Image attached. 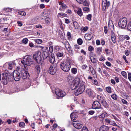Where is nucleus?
<instances>
[{
	"mask_svg": "<svg viewBox=\"0 0 131 131\" xmlns=\"http://www.w3.org/2000/svg\"><path fill=\"white\" fill-rule=\"evenodd\" d=\"M32 58V57L30 55L25 56L23 58V60L21 61V62L23 65L30 66L34 62Z\"/></svg>",
	"mask_w": 131,
	"mask_h": 131,
	"instance_id": "nucleus-1",
	"label": "nucleus"
},
{
	"mask_svg": "<svg viewBox=\"0 0 131 131\" xmlns=\"http://www.w3.org/2000/svg\"><path fill=\"white\" fill-rule=\"evenodd\" d=\"M60 66L61 68L64 71L68 72L70 69L71 66L69 62L64 61L61 62L60 64Z\"/></svg>",
	"mask_w": 131,
	"mask_h": 131,
	"instance_id": "nucleus-2",
	"label": "nucleus"
},
{
	"mask_svg": "<svg viewBox=\"0 0 131 131\" xmlns=\"http://www.w3.org/2000/svg\"><path fill=\"white\" fill-rule=\"evenodd\" d=\"M33 58L37 62L40 63L42 59L41 54L40 52L37 51L33 55Z\"/></svg>",
	"mask_w": 131,
	"mask_h": 131,
	"instance_id": "nucleus-3",
	"label": "nucleus"
},
{
	"mask_svg": "<svg viewBox=\"0 0 131 131\" xmlns=\"http://www.w3.org/2000/svg\"><path fill=\"white\" fill-rule=\"evenodd\" d=\"M127 22V19L126 18L122 17L119 19L118 23V26L122 28H124L126 27Z\"/></svg>",
	"mask_w": 131,
	"mask_h": 131,
	"instance_id": "nucleus-4",
	"label": "nucleus"
},
{
	"mask_svg": "<svg viewBox=\"0 0 131 131\" xmlns=\"http://www.w3.org/2000/svg\"><path fill=\"white\" fill-rule=\"evenodd\" d=\"M80 79L78 78H75L73 81L71 85V88L72 90L75 89L77 87L80 83Z\"/></svg>",
	"mask_w": 131,
	"mask_h": 131,
	"instance_id": "nucleus-5",
	"label": "nucleus"
},
{
	"mask_svg": "<svg viewBox=\"0 0 131 131\" xmlns=\"http://www.w3.org/2000/svg\"><path fill=\"white\" fill-rule=\"evenodd\" d=\"M85 89V85L84 84H80L79 88L75 92L76 94L78 95L82 93L84 91Z\"/></svg>",
	"mask_w": 131,
	"mask_h": 131,
	"instance_id": "nucleus-6",
	"label": "nucleus"
},
{
	"mask_svg": "<svg viewBox=\"0 0 131 131\" xmlns=\"http://www.w3.org/2000/svg\"><path fill=\"white\" fill-rule=\"evenodd\" d=\"M13 77L16 81H19L20 79V75L19 72L16 70H15L13 73Z\"/></svg>",
	"mask_w": 131,
	"mask_h": 131,
	"instance_id": "nucleus-7",
	"label": "nucleus"
},
{
	"mask_svg": "<svg viewBox=\"0 0 131 131\" xmlns=\"http://www.w3.org/2000/svg\"><path fill=\"white\" fill-rule=\"evenodd\" d=\"M55 93L58 96L63 97L66 95V92L59 89H57L56 90Z\"/></svg>",
	"mask_w": 131,
	"mask_h": 131,
	"instance_id": "nucleus-8",
	"label": "nucleus"
},
{
	"mask_svg": "<svg viewBox=\"0 0 131 131\" xmlns=\"http://www.w3.org/2000/svg\"><path fill=\"white\" fill-rule=\"evenodd\" d=\"M110 5V3L109 1H108L107 0H103L102 3L103 10L104 11Z\"/></svg>",
	"mask_w": 131,
	"mask_h": 131,
	"instance_id": "nucleus-9",
	"label": "nucleus"
},
{
	"mask_svg": "<svg viewBox=\"0 0 131 131\" xmlns=\"http://www.w3.org/2000/svg\"><path fill=\"white\" fill-rule=\"evenodd\" d=\"M101 105L98 101H94L93 103L92 108L93 109H97L100 108Z\"/></svg>",
	"mask_w": 131,
	"mask_h": 131,
	"instance_id": "nucleus-10",
	"label": "nucleus"
},
{
	"mask_svg": "<svg viewBox=\"0 0 131 131\" xmlns=\"http://www.w3.org/2000/svg\"><path fill=\"white\" fill-rule=\"evenodd\" d=\"M56 66L52 65L49 68V70H48V72L51 74L54 75L56 73L57 68Z\"/></svg>",
	"mask_w": 131,
	"mask_h": 131,
	"instance_id": "nucleus-11",
	"label": "nucleus"
},
{
	"mask_svg": "<svg viewBox=\"0 0 131 131\" xmlns=\"http://www.w3.org/2000/svg\"><path fill=\"white\" fill-rule=\"evenodd\" d=\"M73 126L77 129H80L81 128L82 125L80 123L79 121H74L73 122Z\"/></svg>",
	"mask_w": 131,
	"mask_h": 131,
	"instance_id": "nucleus-12",
	"label": "nucleus"
},
{
	"mask_svg": "<svg viewBox=\"0 0 131 131\" xmlns=\"http://www.w3.org/2000/svg\"><path fill=\"white\" fill-rule=\"evenodd\" d=\"M89 68L90 72L93 75V77L95 78H96L97 76L96 72L94 69L90 65L89 66Z\"/></svg>",
	"mask_w": 131,
	"mask_h": 131,
	"instance_id": "nucleus-13",
	"label": "nucleus"
},
{
	"mask_svg": "<svg viewBox=\"0 0 131 131\" xmlns=\"http://www.w3.org/2000/svg\"><path fill=\"white\" fill-rule=\"evenodd\" d=\"M45 48H46L47 50V51H44L43 52L42 56L43 58L44 59H46L47 57L50 55V54L49 51H48V49L47 47H45Z\"/></svg>",
	"mask_w": 131,
	"mask_h": 131,
	"instance_id": "nucleus-14",
	"label": "nucleus"
},
{
	"mask_svg": "<svg viewBox=\"0 0 131 131\" xmlns=\"http://www.w3.org/2000/svg\"><path fill=\"white\" fill-rule=\"evenodd\" d=\"M27 74H29L28 72L25 70H23L21 71V77L23 79H26L27 78Z\"/></svg>",
	"mask_w": 131,
	"mask_h": 131,
	"instance_id": "nucleus-15",
	"label": "nucleus"
},
{
	"mask_svg": "<svg viewBox=\"0 0 131 131\" xmlns=\"http://www.w3.org/2000/svg\"><path fill=\"white\" fill-rule=\"evenodd\" d=\"M13 63L12 62H10L6 63L3 66V67H6L7 66L8 69L11 70L13 67Z\"/></svg>",
	"mask_w": 131,
	"mask_h": 131,
	"instance_id": "nucleus-16",
	"label": "nucleus"
},
{
	"mask_svg": "<svg viewBox=\"0 0 131 131\" xmlns=\"http://www.w3.org/2000/svg\"><path fill=\"white\" fill-rule=\"evenodd\" d=\"M65 46L67 50L70 52L71 51V47L69 43L67 41L65 42Z\"/></svg>",
	"mask_w": 131,
	"mask_h": 131,
	"instance_id": "nucleus-17",
	"label": "nucleus"
},
{
	"mask_svg": "<svg viewBox=\"0 0 131 131\" xmlns=\"http://www.w3.org/2000/svg\"><path fill=\"white\" fill-rule=\"evenodd\" d=\"M49 60L51 63H53L55 61V57L53 54H51L49 56Z\"/></svg>",
	"mask_w": 131,
	"mask_h": 131,
	"instance_id": "nucleus-18",
	"label": "nucleus"
},
{
	"mask_svg": "<svg viewBox=\"0 0 131 131\" xmlns=\"http://www.w3.org/2000/svg\"><path fill=\"white\" fill-rule=\"evenodd\" d=\"M91 61L92 63H94L96 62L97 58L95 54L91 56L90 57Z\"/></svg>",
	"mask_w": 131,
	"mask_h": 131,
	"instance_id": "nucleus-19",
	"label": "nucleus"
},
{
	"mask_svg": "<svg viewBox=\"0 0 131 131\" xmlns=\"http://www.w3.org/2000/svg\"><path fill=\"white\" fill-rule=\"evenodd\" d=\"M93 37V35L91 34H85L84 37L85 39L88 40H91Z\"/></svg>",
	"mask_w": 131,
	"mask_h": 131,
	"instance_id": "nucleus-20",
	"label": "nucleus"
},
{
	"mask_svg": "<svg viewBox=\"0 0 131 131\" xmlns=\"http://www.w3.org/2000/svg\"><path fill=\"white\" fill-rule=\"evenodd\" d=\"M109 129V128L108 127L103 125L100 128L99 131H108Z\"/></svg>",
	"mask_w": 131,
	"mask_h": 131,
	"instance_id": "nucleus-21",
	"label": "nucleus"
},
{
	"mask_svg": "<svg viewBox=\"0 0 131 131\" xmlns=\"http://www.w3.org/2000/svg\"><path fill=\"white\" fill-rule=\"evenodd\" d=\"M75 11V12L80 17L83 14L82 13V10L80 8H78Z\"/></svg>",
	"mask_w": 131,
	"mask_h": 131,
	"instance_id": "nucleus-22",
	"label": "nucleus"
},
{
	"mask_svg": "<svg viewBox=\"0 0 131 131\" xmlns=\"http://www.w3.org/2000/svg\"><path fill=\"white\" fill-rule=\"evenodd\" d=\"M107 114L106 113H102L100 116V120L101 121H103V119L107 116Z\"/></svg>",
	"mask_w": 131,
	"mask_h": 131,
	"instance_id": "nucleus-23",
	"label": "nucleus"
},
{
	"mask_svg": "<svg viewBox=\"0 0 131 131\" xmlns=\"http://www.w3.org/2000/svg\"><path fill=\"white\" fill-rule=\"evenodd\" d=\"M86 93L89 96H91L93 94L92 90L90 89H88L86 90Z\"/></svg>",
	"mask_w": 131,
	"mask_h": 131,
	"instance_id": "nucleus-24",
	"label": "nucleus"
},
{
	"mask_svg": "<svg viewBox=\"0 0 131 131\" xmlns=\"http://www.w3.org/2000/svg\"><path fill=\"white\" fill-rule=\"evenodd\" d=\"M35 69L36 72L37 74H39L40 71V66L38 65H36L35 66Z\"/></svg>",
	"mask_w": 131,
	"mask_h": 131,
	"instance_id": "nucleus-25",
	"label": "nucleus"
},
{
	"mask_svg": "<svg viewBox=\"0 0 131 131\" xmlns=\"http://www.w3.org/2000/svg\"><path fill=\"white\" fill-rule=\"evenodd\" d=\"M102 47H99L97 48L96 49V53L99 55L101 54V53L102 52Z\"/></svg>",
	"mask_w": 131,
	"mask_h": 131,
	"instance_id": "nucleus-26",
	"label": "nucleus"
},
{
	"mask_svg": "<svg viewBox=\"0 0 131 131\" xmlns=\"http://www.w3.org/2000/svg\"><path fill=\"white\" fill-rule=\"evenodd\" d=\"M101 103L105 107H107L108 106V104L106 101L104 100H103L101 101Z\"/></svg>",
	"mask_w": 131,
	"mask_h": 131,
	"instance_id": "nucleus-27",
	"label": "nucleus"
},
{
	"mask_svg": "<svg viewBox=\"0 0 131 131\" xmlns=\"http://www.w3.org/2000/svg\"><path fill=\"white\" fill-rule=\"evenodd\" d=\"M66 16V14L64 13H59L58 15V17H60L62 18Z\"/></svg>",
	"mask_w": 131,
	"mask_h": 131,
	"instance_id": "nucleus-28",
	"label": "nucleus"
},
{
	"mask_svg": "<svg viewBox=\"0 0 131 131\" xmlns=\"http://www.w3.org/2000/svg\"><path fill=\"white\" fill-rule=\"evenodd\" d=\"M38 44H41L43 41L41 40L40 39H37L34 40Z\"/></svg>",
	"mask_w": 131,
	"mask_h": 131,
	"instance_id": "nucleus-29",
	"label": "nucleus"
},
{
	"mask_svg": "<svg viewBox=\"0 0 131 131\" xmlns=\"http://www.w3.org/2000/svg\"><path fill=\"white\" fill-rule=\"evenodd\" d=\"M111 97L113 99L116 100H117V96L115 94H113L111 95Z\"/></svg>",
	"mask_w": 131,
	"mask_h": 131,
	"instance_id": "nucleus-30",
	"label": "nucleus"
},
{
	"mask_svg": "<svg viewBox=\"0 0 131 131\" xmlns=\"http://www.w3.org/2000/svg\"><path fill=\"white\" fill-rule=\"evenodd\" d=\"M127 27V29L131 31V21L128 23Z\"/></svg>",
	"mask_w": 131,
	"mask_h": 131,
	"instance_id": "nucleus-31",
	"label": "nucleus"
},
{
	"mask_svg": "<svg viewBox=\"0 0 131 131\" xmlns=\"http://www.w3.org/2000/svg\"><path fill=\"white\" fill-rule=\"evenodd\" d=\"M77 42L78 44L81 45L83 43L82 40L81 38H79L77 40Z\"/></svg>",
	"mask_w": 131,
	"mask_h": 131,
	"instance_id": "nucleus-32",
	"label": "nucleus"
},
{
	"mask_svg": "<svg viewBox=\"0 0 131 131\" xmlns=\"http://www.w3.org/2000/svg\"><path fill=\"white\" fill-rule=\"evenodd\" d=\"M19 14L21 15L22 16H25L26 15V13L24 11H21L19 12H18Z\"/></svg>",
	"mask_w": 131,
	"mask_h": 131,
	"instance_id": "nucleus-33",
	"label": "nucleus"
},
{
	"mask_svg": "<svg viewBox=\"0 0 131 131\" xmlns=\"http://www.w3.org/2000/svg\"><path fill=\"white\" fill-rule=\"evenodd\" d=\"M109 28L110 29H113L114 25L112 23H110V22L108 24Z\"/></svg>",
	"mask_w": 131,
	"mask_h": 131,
	"instance_id": "nucleus-34",
	"label": "nucleus"
},
{
	"mask_svg": "<svg viewBox=\"0 0 131 131\" xmlns=\"http://www.w3.org/2000/svg\"><path fill=\"white\" fill-rule=\"evenodd\" d=\"M74 114V113H72L70 115V117L72 120H74L75 119V117L73 115Z\"/></svg>",
	"mask_w": 131,
	"mask_h": 131,
	"instance_id": "nucleus-35",
	"label": "nucleus"
},
{
	"mask_svg": "<svg viewBox=\"0 0 131 131\" xmlns=\"http://www.w3.org/2000/svg\"><path fill=\"white\" fill-rule=\"evenodd\" d=\"M28 40L27 38H25L23 39L22 40V42L23 43L26 44L28 42Z\"/></svg>",
	"mask_w": 131,
	"mask_h": 131,
	"instance_id": "nucleus-36",
	"label": "nucleus"
},
{
	"mask_svg": "<svg viewBox=\"0 0 131 131\" xmlns=\"http://www.w3.org/2000/svg\"><path fill=\"white\" fill-rule=\"evenodd\" d=\"M121 74L123 76L124 78H127V75L126 72L124 71L121 72Z\"/></svg>",
	"mask_w": 131,
	"mask_h": 131,
	"instance_id": "nucleus-37",
	"label": "nucleus"
},
{
	"mask_svg": "<svg viewBox=\"0 0 131 131\" xmlns=\"http://www.w3.org/2000/svg\"><path fill=\"white\" fill-rule=\"evenodd\" d=\"M67 80L69 82H71L72 80V78L70 75H68L67 77Z\"/></svg>",
	"mask_w": 131,
	"mask_h": 131,
	"instance_id": "nucleus-38",
	"label": "nucleus"
},
{
	"mask_svg": "<svg viewBox=\"0 0 131 131\" xmlns=\"http://www.w3.org/2000/svg\"><path fill=\"white\" fill-rule=\"evenodd\" d=\"M45 23L47 24L50 23V19L49 17H47L45 18Z\"/></svg>",
	"mask_w": 131,
	"mask_h": 131,
	"instance_id": "nucleus-39",
	"label": "nucleus"
},
{
	"mask_svg": "<svg viewBox=\"0 0 131 131\" xmlns=\"http://www.w3.org/2000/svg\"><path fill=\"white\" fill-rule=\"evenodd\" d=\"M110 124L111 125L117 126V125L116 124L115 122L113 121H110Z\"/></svg>",
	"mask_w": 131,
	"mask_h": 131,
	"instance_id": "nucleus-40",
	"label": "nucleus"
},
{
	"mask_svg": "<svg viewBox=\"0 0 131 131\" xmlns=\"http://www.w3.org/2000/svg\"><path fill=\"white\" fill-rule=\"evenodd\" d=\"M57 55L58 57H61L63 56V54L62 52H58L57 53Z\"/></svg>",
	"mask_w": 131,
	"mask_h": 131,
	"instance_id": "nucleus-41",
	"label": "nucleus"
},
{
	"mask_svg": "<svg viewBox=\"0 0 131 131\" xmlns=\"http://www.w3.org/2000/svg\"><path fill=\"white\" fill-rule=\"evenodd\" d=\"M77 69L76 68H73L72 69V72L74 74H75L77 73Z\"/></svg>",
	"mask_w": 131,
	"mask_h": 131,
	"instance_id": "nucleus-42",
	"label": "nucleus"
},
{
	"mask_svg": "<svg viewBox=\"0 0 131 131\" xmlns=\"http://www.w3.org/2000/svg\"><path fill=\"white\" fill-rule=\"evenodd\" d=\"M111 88L110 87H107L106 88V90L109 93H111Z\"/></svg>",
	"mask_w": 131,
	"mask_h": 131,
	"instance_id": "nucleus-43",
	"label": "nucleus"
},
{
	"mask_svg": "<svg viewBox=\"0 0 131 131\" xmlns=\"http://www.w3.org/2000/svg\"><path fill=\"white\" fill-rule=\"evenodd\" d=\"M49 50L50 52L51 53L53 51V47L52 46H50L49 48Z\"/></svg>",
	"mask_w": 131,
	"mask_h": 131,
	"instance_id": "nucleus-44",
	"label": "nucleus"
},
{
	"mask_svg": "<svg viewBox=\"0 0 131 131\" xmlns=\"http://www.w3.org/2000/svg\"><path fill=\"white\" fill-rule=\"evenodd\" d=\"M83 3V5L84 6H88L89 5V3L86 0H85L84 1Z\"/></svg>",
	"mask_w": 131,
	"mask_h": 131,
	"instance_id": "nucleus-45",
	"label": "nucleus"
},
{
	"mask_svg": "<svg viewBox=\"0 0 131 131\" xmlns=\"http://www.w3.org/2000/svg\"><path fill=\"white\" fill-rule=\"evenodd\" d=\"M111 39L112 41L114 43H116V37H111Z\"/></svg>",
	"mask_w": 131,
	"mask_h": 131,
	"instance_id": "nucleus-46",
	"label": "nucleus"
},
{
	"mask_svg": "<svg viewBox=\"0 0 131 131\" xmlns=\"http://www.w3.org/2000/svg\"><path fill=\"white\" fill-rule=\"evenodd\" d=\"M94 50V48L92 46H90L89 47L88 50L90 51H91Z\"/></svg>",
	"mask_w": 131,
	"mask_h": 131,
	"instance_id": "nucleus-47",
	"label": "nucleus"
},
{
	"mask_svg": "<svg viewBox=\"0 0 131 131\" xmlns=\"http://www.w3.org/2000/svg\"><path fill=\"white\" fill-rule=\"evenodd\" d=\"M104 31L105 34L107 33V26H104Z\"/></svg>",
	"mask_w": 131,
	"mask_h": 131,
	"instance_id": "nucleus-48",
	"label": "nucleus"
},
{
	"mask_svg": "<svg viewBox=\"0 0 131 131\" xmlns=\"http://www.w3.org/2000/svg\"><path fill=\"white\" fill-rule=\"evenodd\" d=\"M123 59L124 60L126 63H128V62L126 59V57L125 55H123Z\"/></svg>",
	"mask_w": 131,
	"mask_h": 131,
	"instance_id": "nucleus-49",
	"label": "nucleus"
},
{
	"mask_svg": "<svg viewBox=\"0 0 131 131\" xmlns=\"http://www.w3.org/2000/svg\"><path fill=\"white\" fill-rule=\"evenodd\" d=\"M91 14H89L87 16V19L88 20L90 21L91 20Z\"/></svg>",
	"mask_w": 131,
	"mask_h": 131,
	"instance_id": "nucleus-50",
	"label": "nucleus"
},
{
	"mask_svg": "<svg viewBox=\"0 0 131 131\" xmlns=\"http://www.w3.org/2000/svg\"><path fill=\"white\" fill-rule=\"evenodd\" d=\"M25 124L24 122H21L19 123V126L20 127H23L25 125Z\"/></svg>",
	"mask_w": 131,
	"mask_h": 131,
	"instance_id": "nucleus-51",
	"label": "nucleus"
},
{
	"mask_svg": "<svg viewBox=\"0 0 131 131\" xmlns=\"http://www.w3.org/2000/svg\"><path fill=\"white\" fill-rule=\"evenodd\" d=\"M12 10V8H8L6 9V11L7 12H10Z\"/></svg>",
	"mask_w": 131,
	"mask_h": 131,
	"instance_id": "nucleus-52",
	"label": "nucleus"
},
{
	"mask_svg": "<svg viewBox=\"0 0 131 131\" xmlns=\"http://www.w3.org/2000/svg\"><path fill=\"white\" fill-rule=\"evenodd\" d=\"M111 37H116L115 34L112 31H111Z\"/></svg>",
	"mask_w": 131,
	"mask_h": 131,
	"instance_id": "nucleus-53",
	"label": "nucleus"
},
{
	"mask_svg": "<svg viewBox=\"0 0 131 131\" xmlns=\"http://www.w3.org/2000/svg\"><path fill=\"white\" fill-rule=\"evenodd\" d=\"M125 53L126 56H128L129 54V51L128 50H126L125 51Z\"/></svg>",
	"mask_w": 131,
	"mask_h": 131,
	"instance_id": "nucleus-54",
	"label": "nucleus"
},
{
	"mask_svg": "<svg viewBox=\"0 0 131 131\" xmlns=\"http://www.w3.org/2000/svg\"><path fill=\"white\" fill-rule=\"evenodd\" d=\"M17 23L18 24V25L19 26L21 27L22 26L23 24L21 21H18Z\"/></svg>",
	"mask_w": 131,
	"mask_h": 131,
	"instance_id": "nucleus-55",
	"label": "nucleus"
},
{
	"mask_svg": "<svg viewBox=\"0 0 131 131\" xmlns=\"http://www.w3.org/2000/svg\"><path fill=\"white\" fill-rule=\"evenodd\" d=\"M103 73L105 74L106 76H109V75L107 73V72L106 70H104L103 71Z\"/></svg>",
	"mask_w": 131,
	"mask_h": 131,
	"instance_id": "nucleus-56",
	"label": "nucleus"
},
{
	"mask_svg": "<svg viewBox=\"0 0 131 131\" xmlns=\"http://www.w3.org/2000/svg\"><path fill=\"white\" fill-rule=\"evenodd\" d=\"M95 111H94L90 110L89 112V113L91 115H92L94 114Z\"/></svg>",
	"mask_w": 131,
	"mask_h": 131,
	"instance_id": "nucleus-57",
	"label": "nucleus"
},
{
	"mask_svg": "<svg viewBox=\"0 0 131 131\" xmlns=\"http://www.w3.org/2000/svg\"><path fill=\"white\" fill-rule=\"evenodd\" d=\"M105 60V59L104 58V57L102 56H101L100 58L99 59V60L100 61H104Z\"/></svg>",
	"mask_w": 131,
	"mask_h": 131,
	"instance_id": "nucleus-58",
	"label": "nucleus"
},
{
	"mask_svg": "<svg viewBox=\"0 0 131 131\" xmlns=\"http://www.w3.org/2000/svg\"><path fill=\"white\" fill-rule=\"evenodd\" d=\"M128 76L129 80L131 81V73H129L128 74Z\"/></svg>",
	"mask_w": 131,
	"mask_h": 131,
	"instance_id": "nucleus-59",
	"label": "nucleus"
},
{
	"mask_svg": "<svg viewBox=\"0 0 131 131\" xmlns=\"http://www.w3.org/2000/svg\"><path fill=\"white\" fill-rule=\"evenodd\" d=\"M122 102L124 104H126L127 103V102L123 99H122Z\"/></svg>",
	"mask_w": 131,
	"mask_h": 131,
	"instance_id": "nucleus-60",
	"label": "nucleus"
},
{
	"mask_svg": "<svg viewBox=\"0 0 131 131\" xmlns=\"http://www.w3.org/2000/svg\"><path fill=\"white\" fill-rule=\"evenodd\" d=\"M82 131H88V130L86 127H84L82 128Z\"/></svg>",
	"mask_w": 131,
	"mask_h": 131,
	"instance_id": "nucleus-61",
	"label": "nucleus"
},
{
	"mask_svg": "<svg viewBox=\"0 0 131 131\" xmlns=\"http://www.w3.org/2000/svg\"><path fill=\"white\" fill-rule=\"evenodd\" d=\"M124 38L126 40H128L129 39H130V37H129L128 36V35H125V36L124 37Z\"/></svg>",
	"mask_w": 131,
	"mask_h": 131,
	"instance_id": "nucleus-62",
	"label": "nucleus"
},
{
	"mask_svg": "<svg viewBox=\"0 0 131 131\" xmlns=\"http://www.w3.org/2000/svg\"><path fill=\"white\" fill-rule=\"evenodd\" d=\"M83 10L84 11H85L88 12L89 11V9L87 7H84Z\"/></svg>",
	"mask_w": 131,
	"mask_h": 131,
	"instance_id": "nucleus-63",
	"label": "nucleus"
},
{
	"mask_svg": "<svg viewBox=\"0 0 131 131\" xmlns=\"http://www.w3.org/2000/svg\"><path fill=\"white\" fill-rule=\"evenodd\" d=\"M111 82L113 84L115 85V82L114 80L113 79H111Z\"/></svg>",
	"mask_w": 131,
	"mask_h": 131,
	"instance_id": "nucleus-64",
	"label": "nucleus"
}]
</instances>
